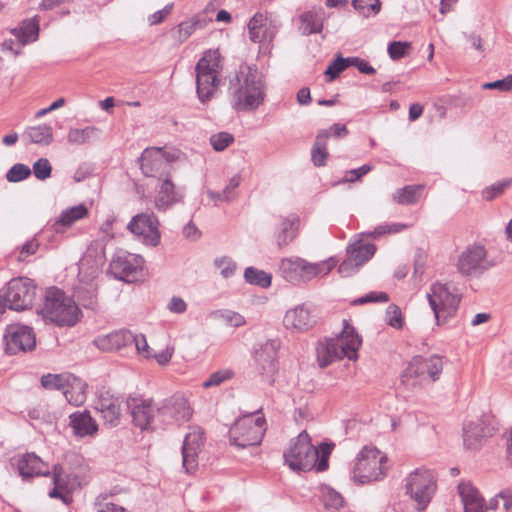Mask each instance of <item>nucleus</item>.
Here are the masks:
<instances>
[{
	"label": "nucleus",
	"mask_w": 512,
	"mask_h": 512,
	"mask_svg": "<svg viewBox=\"0 0 512 512\" xmlns=\"http://www.w3.org/2000/svg\"><path fill=\"white\" fill-rule=\"evenodd\" d=\"M228 94L231 107L236 112L255 111L266 96L262 74L250 67H241L230 79Z\"/></svg>",
	"instance_id": "nucleus-1"
},
{
	"label": "nucleus",
	"mask_w": 512,
	"mask_h": 512,
	"mask_svg": "<svg viewBox=\"0 0 512 512\" xmlns=\"http://www.w3.org/2000/svg\"><path fill=\"white\" fill-rule=\"evenodd\" d=\"M333 445L322 443L318 448L310 442L306 431L301 432L284 452L285 463L292 470L306 471L315 468L322 472L328 468V459Z\"/></svg>",
	"instance_id": "nucleus-2"
},
{
	"label": "nucleus",
	"mask_w": 512,
	"mask_h": 512,
	"mask_svg": "<svg viewBox=\"0 0 512 512\" xmlns=\"http://www.w3.org/2000/svg\"><path fill=\"white\" fill-rule=\"evenodd\" d=\"M38 313L45 320L61 327L74 326L82 316L81 310L75 301L56 287L46 289Z\"/></svg>",
	"instance_id": "nucleus-3"
},
{
	"label": "nucleus",
	"mask_w": 512,
	"mask_h": 512,
	"mask_svg": "<svg viewBox=\"0 0 512 512\" xmlns=\"http://www.w3.org/2000/svg\"><path fill=\"white\" fill-rule=\"evenodd\" d=\"M362 343L361 338L355 332L354 327L344 320L342 332L335 338L320 342L317 346V360L320 367H326L335 360L348 358L357 360L358 349Z\"/></svg>",
	"instance_id": "nucleus-4"
},
{
	"label": "nucleus",
	"mask_w": 512,
	"mask_h": 512,
	"mask_svg": "<svg viewBox=\"0 0 512 512\" xmlns=\"http://www.w3.org/2000/svg\"><path fill=\"white\" fill-rule=\"evenodd\" d=\"M220 54L217 50H209L197 62L196 92L202 104L207 103L214 96L219 85Z\"/></svg>",
	"instance_id": "nucleus-5"
},
{
	"label": "nucleus",
	"mask_w": 512,
	"mask_h": 512,
	"mask_svg": "<svg viewBox=\"0 0 512 512\" xmlns=\"http://www.w3.org/2000/svg\"><path fill=\"white\" fill-rule=\"evenodd\" d=\"M332 259L319 263H310L300 257L284 258L280 262L281 276L292 284H300L311 281L319 275L328 274L335 266Z\"/></svg>",
	"instance_id": "nucleus-6"
},
{
	"label": "nucleus",
	"mask_w": 512,
	"mask_h": 512,
	"mask_svg": "<svg viewBox=\"0 0 512 512\" xmlns=\"http://www.w3.org/2000/svg\"><path fill=\"white\" fill-rule=\"evenodd\" d=\"M266 431L263 416L249 414L236 420L229 430L230 442L238 449L256 448Z\"/></svg>",
	"instance_id": "nucleus-7"
},
{
	"label": "nucleus",
	"mask_w": 512,
	"mask_h": 512,
	"mask_svg": "<svg viewBox=\"0 0 512 512\" xmlns=\"http://www.w3.org/2000/svg\"><path fill=\"white\" fill-rule=\"evenodd\" d=\"M427 300L434 313L436 324L442 325L456 315L461 295L455 287L437 282L431 285Z\"/></svg>",
	"instance_id": "nucleus-8"
},
{
	"label": "nucleus",
	"mask_w": 512,
	"mask_h": 512,
	"mask_svg": "<svg viewBox=\"0 0 512 512\" xmlns=\"http://www.w3.org/2000/svg\"><path fill=\"white\" fill-rule=\"evenodd\" d=\"M385 460L386 456L376 447H363L356 457L353 480L358 484L379 480L385 473Z\"/></svg>",
	"instance_id": "nucleus-9"
},
{
	"label": "nucleus",
	"mask_w": 512,
	"mask_h": 512,
	"mask_svg": "<svg viewBox=\"0 0 512 512\" xmlns=\"http://www.w3.org/2000/svg\"><path fill=\"white\" fill-rule=\"evenodd\" d=\"M495 264L483 244L473 243L460 253L456 267L461 275L476 277L494 267Z\"/></svg>",
	"instance_id": "nucleus-10"
},
{
	"label": "nucleus",
	"mask_w": 512,
	"mask_h": 512,
	"mask_svg": "<svg viewBox=\"0 0 512 512\" xmlns=\"http://www.w3.org/2000/svg\"><path fill=\"white\" fill-rule=\"evenodd\" d=\"M442 369L443 361L440 356L432 355L424 358L418 355L412 358L404 370L402 381L408 383L410 380H415L412 385L434 382L439 379Z\"/></svg>",
	"instance_id": "nucleus-11"
},
{
	"label": "nucleus",
	"mask_w": 512,
	"mask_h": 512,
	"mask_svg": "<svg viewBox=\"0 0 512 512\" xmlns=\"http://www.w3.org/2000/svg\"><path fill=\"white\" fill-rule=\"evenodd\" d=\"M435 489V477L430 470L416 469L406 479V492L417 503L419 511L427 507Z\"/></svg>",
	"instance_id": "nucleus-12"
},
{
	"label": "nucleus",
	"mask_w": 512,
	"mask_h": 512,
	"mask_svg": "<svg viewBox=\"0 0 512 512\" xmlns=\"http://www.w3.org/2000/svg\"><path fill=\"white\" fill-rule=\"evenodd\" d=\"M4 297L10 309H28L36 298V285L27 277L14 278L8 282Z\"/></svg>",
	"instance_id": "nucleus-13"
},
{
	"label": "nucleus",
	"mask_w": 512,
	"mask_h": 512,
	"mask_svg": "<svg viewBox=\"0 0 512 512\" xmlns=\"http://www.w3.org/2000/svg\"><path fill=\"white\" fill-rule=\"evenodd\" d=\"M5 351L14 355L20 351H30L36 345L33 329L22 324L8 325L4 334Z\"/></svg>",
	"instance_id": "nucleus-14"
},
{
	"label": "nucleus",
	"mask_w": 512,
	"mask_h": 512,
	"mask_svg": "<svg viewBox=\"0 0 512 512\" xmlns=\"http://www.w3.org/2000/svg\"><path fill=\"white\" fill-rule=\"evenodd\" d=\"M278 348L279 342L277 340H267L260 348L256 349L254 355L255 366L258 373L270 384L273 383V377L278 369Z\"/></svg>",
	"instance_id": "nucleus-15"
},
{
	"label": "nucleus",
	"mask_w": 512,
	"mask_h": 512,
	"mask_svg": "<svg viewBox=\"0 0 512 512\" xmlns=\"http://www.w3.org/2000/svg\"><path fill=\"white\" fill-rule=\"evenodd\" d=\"M140 167L146 177H157L158 180L170 175L171 165L162 148L152 147L143 151Z\"/></svg>",
	"instance_id": "nucleus-16"
},
{
	"label": "nucleus",
	"mask_w": 512,
	"mask_h": 512,
	"mask_svg": "<svg viewBox=\"0 0 512 512\" xmlns=\"http://www.w3.org/2000/svg\"><path fill=\"white\" fill-rule=\"evenodd\" d=\"M204 432L199 427H192L186 434L182 446V465L187 473L198 467V456L204 445Z\"/></svg>",
	"instance_id": "nucleus-17"
},
{
	"label": "nucleus",
	"mask_w": 512,
	"mask_h": 512,
	"mask_svg": "<svg viewBox=\"0 0 512 512\" xmlns=\"http://www.w3.org/2000/svg\"><path fill=\"white\" fill-rule=\"evenodd\" d=\"M159 221L153 213H141L132 218L128 224V229L138 236H142L144 242L156 246L160 240L158 229Z\"/></svg>",
	"instance_id": "nucleus-18"
},
{
	"label": "nucleus",
	"mask_w": 512,
	"mask_h": 512,
	"mask_svg": "<svg viewBox=\"0 0 512 512\" xmlns=\"http://www.w3.org/2000/svg\"><path fill=\"white\" fill-rule=\"evenodd\" d=\"M157 413L163 422H169L171 419L188 421L193 410L183 395L175 394L161 403L157 408Z\"/></svg>",
	"instance_id": "nucleus-19"
},
{
	"label": "nucleus",
	"mask_w": 512,
	"mask_h": 512,
	"mask_svg": "<svg viewBox=\"0 0 512 512\" xmlns=\"http://www.w3.org/2000/svg\"><path fill=\"white\" fill-rule=\"evenodd\" d=\"M185 195L183 187L176 186L170 175L159 180L155 196V207L158 211H166L172 206L181 203Z\"/></svg>",
	"instance_id": "nucleus-20"
},
{
	"label": "nucleus",
	"mask_w": 512,
	"mask_h": 512,
	"mask_svg": "<svg viewBox=\"0 0 512 512\" xmlns=\"http://www.w3.org/2000/svg\"><path fill=\"white\" fill-rule=\"evenodd\" d=\"M142 265L143 259L140 256L120 252L111 260L110 269L117 278L132 281L141 270Z\"/></svg>",
	"instance_id": "nucleus-21"
},
{
	"label": "nucleus",
	"mask_w": 512,
	"mask_h": 512,
	"mask_svg": "<svg viewBox=\"0 0 512 512\" xmlns=\"http://www.w3.org/2000/svg\"><path fill=\"white\" fill-rule=\"evenodd\" d=\"M131 408L133 424L141 430L152 429V423L155 416V410L152 406V400L141 399L132 400L128 403Z\"/></svg>",
	"instance_id": "nucleus-22"
},
{
	"label": "nucleus",
	"mask_w": 512,
	"mask_h": 512,
	"mask_svg": "<svg viewBox=\"0 0 512 512\" xmlns=\"http://www.w3.org/2000/svg\"><path fill=\"white\" fill-rule=\"evenodd\" d=\"M95 409L101 414L105 423L115 427L120 422L121 411L118 398L108 392L101 393L96 402Z\"/></svg>",
	"instance_id": "nucleus-23"
},
{
	"label": "nucleus",
	"mask_w": 512,
	"mask_h": 512,
	"mask_svg": "<svg viewBox=\"0 0 512 512\" xmlns=\"http://www.w3.org/2000/svg\"><path fill=\"white\" fill-rule=\"evenodd\" d=\"M283 322L287 329L305 331L311 328L316 320L305 305H298L286 312Z\"/></svg>",
	"instance_id": "nucleus-24"
},
{
	"label": "nucleus",
	"mask_w": 512,
	"mask_h": 512,
	"mask_svg": "<svg viewBox=\"0 0 512 512\" xmlns=\"http://www.w3.org/2000/svg\"><path fill=\"white\" fill-rule=\"evenodd\" d=\"M133 334L126 329L116 330L106 335L98 336L93 343L102 351L119 350L132 344Z\"/></svg>",
	"instance_id": "nucleus-25"
},
{
	"label": "nucleus",
	"mask_w": 512,
	"mask_h": 512,
	"mask_svg": "<svg viewBox=\"0 0 512 512\" xmlns=\"http://www.w3.org/2000/svg\"><path fill=\"white\" fill-rule=\"evenodd\" d=\"M247 26L249 39L254 43L270 41L274 36V31L268 23L267 17L262 13H256Z\"/></svg>",
	"instance_id": "nucleus-26"
},
{
	"label": "nucleus",
	"mask_w": 512,
	"mask_h": 512,
	"mask_svg": "<svg viewBox=\"0 0 512 512\" xmlns=\"http://www.w3.org/2000/svg\"><path fill=\"white\" fill-rule=\"evenodd\" d=\"M494 428L484 425L482 421L468 422L463 427L464 445L468 449H476L485 437L492 436Z\"/></svg>",
	"instance_id": "nucleus-27"
},
{
	"label": "nucleus",
	"mask_w": 512,
	"mask_h": 512,
	"mask_svg": "<svg viewBox=\"0 0 512 512\" xmlns=\"http://www.w3.org/2000/svg\"><path fill=\"white\" fill-rule=\"evenodd\" d=\"M88 209L85 205L79 204L67 208L61 212L59 217L52 224L56 233H63L67 228L71 227L75 222L88 216Z\"/></svg>",
	"instance_id": "nucleus-28"
},
{
	"label": "nucleus",
	"mask_w": 512,
	"mask_h": 512,
	"mask_svg": "<svg viewBox=\"0 0 512 512\" xmlns=\"http://www.w3.org/2000/svg\"><path fill=\"white\" fill-rule=\"evenodd\" d=\"M69 419L70 426L78 437L93 436L98 431V425L88 411L72 413Z\"/></svg>",
	"instance_id": "nucleus-29"
},
{
	"label": "nucleus",
	"mask_w": 512,
	"mask_h": 512,
	"mask_svg": "<svg viewBox=\"0 0 512 512\" xmlns=\"http://www.w3.org/2000/svg\"><path fill=\"white\" fill-rule=\"evenodd\" d=\"M43 461L34 453L25 454L18 463L19 473L23 478L47 475Z\"/></svg>",
	"instance_id": "nucleus-30"
},
{
	"label": "nucleus",
	"mask_w": 512,
	"mask_h": 512,
	"mask_svg": "<svg viewBox=\"0 0 512 512\" xmlns=\"http://www.w3.org/2000/svg\"><path fill=\"white\" fill-rule=\"evenodd\" d=\"M86 390L87 384L82 379L71 374L63 394L70 404L80 406L86 401Z\"/></svg>",
	"instance_id": "nucleus-31"
},
{
	"label": "nucleus",
	"mask_w": 512,
	"mask_h": 512,
	"mask_svg": "<svg viewBox=\"0 0 512 512\" xmlns=\"http://www.w3.org/2000/svg\"><path fill=\"white\" fill-rule=\"evenodd\" d=\"M323 28V20L319 13L306 11L298 16V30L302 35L320 33Z\"/></svg>",
	"instance_id": "nucleus-32"
},
{
	"label": "nucleus",
	"mask_w": 512,
	"mask_h": 512,
	"mask_svg": "<svg viewBox=\"0 0 512 512\" xmlns=\"http://www.w3.org/2000/svg\"><path fill=\"white\" fill-rule=\"evenodd\" d=\"M297 223L298 218L296 216H289L281 220L278 231L275 233L276 243L279 248L288 245L296 237Z\"/></svg>",
	"instance_id": "nucleus-33"
},
{
	"label": "nucleus",
	"mask_w": 512,
	"mask_h": 512,
	"mask_svg": "<svg viewBox=\"0 0 512 512\" xmlns=\"http://www.w3.org/2000/svg\"><path fill=\"white\" fill-rule=\"evenodd\" d=\"M100 134V129L95 126H87L82 129L71 128L68 131L67 140L72 145H83L98 140Z\"/></svg>",
	"instance_id": "nucleus-34"
},
{
	"label": "nucleus",
	"mask_w": 512,
	"mask_h": 512,
	"mask_svg": "<svg viewBox=\"0 0 512 512\" xmlns=\"http://www.w3.org/2000/svg\"><path fill=\"white\" fill-rule=\"evenodd\" d=\"M376 247L371 243H363L361 240L356 241L347 249L350 258H354L353 262L361 267L375 253Z\"/></svg>",
	"instance_id": "nucleus-35"
},
{
	"label": "nucleus",
	"mask_w": 512,
	"mask_h": 512,
	"mask_svg": "<svg viewBox=\"0 0 512 512\" xmlns=\"http://www.w3.org/2000/svg\"><path fill=\"white\" fill-rule=\"evenodd\" d=\"M329 138L328 130H321L316 136L314 145L311 150V159L315 166L321 167L326 164L328 157L327 140Z\"/></svg>",
	"instance_id": "nucleus-36"
},
{
	"label": "nucleus",
	"mask_w": 512,
	"mask_h": 512,
	"mask_svg": "<svg viewBox=\"0 0 512 512\" xmlns=\"http://www.w3.org/2000/svg\"><path fill=\"white\" fill-rule=\"evenodd\" d=\"M38 31V22L35 19L24 20L20 27L11 30L15 38L23 45L35 41Z\"/></svg>",
	"instance_id": "nucleus-37"
},
{
	"label": "nucleus",
	"mask_w": 512,
	"mask_h": 512,
	"mask_svg": "<svg viewBox=\"0 0 512 512\" xmlns=\"http://www.w3.org/2000/svg\"><path fill=\"white\" fill-rule=\"evenodd\" d=\"M209 318L234 328L241 327L246 323L244 316L229 309L212 311L209 313Z\"/></svg>",
	"instance_id": "nucleus-38"
},
{
	"label": "nucleus",
	"mask_w": 512,
	"mask_h": 512,
	"mask_svg": "<svg viewBox=\"0 0 512 512\" xmlns=\"http://www.w3.org/2000/svg\"><path fill=\"white\" fill-rule=\"evenodd\" d=\"M24 136L28 138L31 143L49 145L53 140V131L50 125L42 124L28 128Z\"/></svg>",
	"instance_id": "nucleus-39"
},
{
	"label": "nucleus",
	"mask_w": 512,
	"mask_h": 512,
	"mask_svg": "<svg viewBox=\"0 0 512 512\" xmlns=\"http://www.w3.org/2000/svg\"><path fill=\"white\" fill-rule=\"evenodd\" d=\"M206 24V19L199 15H195L191 19L181 22L177 26L178 41H186L196 30L203 29L206 26Z\"/></svg>",
	"instance_id": "nucleus-40"
},
{
	"label": "nucleus",
	"mask_w": 512,
	"mask_h": 512,
	"mask_svg": "<svg viewBox=\"0 0 512 512\" xmlns=\"http://www.w3.org/2000/svg\"><path fill=\"white\" fill-rule=\"evenodd\" d=\"M422 187V185H407L403 188L397 189L392 194V199L401 205H413L417 202L419 191Z\"/></svg>",
	"instance_id": "nucleus-41"
},
{
	"label": "nucleus",
	"mask_w": 512,
	"mask_h": 512,
	"mask_svg": "<svg viewBox=\"0 0 512 512\" xmlns=\"http://www.w3.org/2000/svg\"><path fill=\"white\" fill-rule=\"evenodd\" d=\"M75 295L80 304L87 309L95 310L98 304L96 287L92 283L87 286H79L76 289Z\"/></svg>",
	"instance_id": "nucleus-42"
},
{
	"label": "nucleus",
	"mask_w": 512,
	"mask_h": 512,
	"mask_svg": "<svg viewBox=\"0 0 512 512\" xmlns=\"http://www.w3.org/2000/svg\"><path fill=\"white\" fill-rule=\"evenodd\" d=\"M245 281L251 285H257L262 288H267L271 285V274L256 269L254 267H247L244 272Z\"/></svg>",
	"instance_id": "nucleus-43"
},
{
	"label": "nucleus",
	"mask_w": 512,
	"mask_h": 512,
	"mask_svg": "<svg viewBox=\"0 0 512 512\" xmlns=\"http://www.w3.org/2000/svg\"><path fill=\"white\" fill-rule=\"evenodd\" d=\"M71 374H46L41 377V385L47 390L64 391Z\"/></svg>",
	"instance_id": "nucleus-44"
},
{
	"label": "nucleus",
	"mask_w": 512,
	"mask_h": 512,
	"mask_svg": "<svg viewBox=\"0 0 512 512\" xmlns=\"http://www.w3.org/2000/svg\"><path fill=\"white\" fill-rule=\"evenodd\" d=\"M325 512H335L343 507L344 500L340 493L333 489H327L323 494Z\"/></svg>",
	"instance_id": "nucleus-45"
},
{
	"label": "nucleus",
	"mask_w": 512,
	"mask_h": 512,
	"mask_svg": "<svg viewBox=\"0 0 512 512\" xmlns=\"http://www.w3.org/2000/svg\"><path fill=\"white\" fill-rule=\"evenodd\" d=\"M214 265L224 278L232 277L235 274L237 268V265L233 259L227 256L216 258L214 260Z\"/></svg>",
	"instance_id": "nucleus-46"
},
{
	"label": "nucleus",
	"mask_w": 512,
	"mask_h": 512,
	"mask_svg": "<svg viewBox=\"0 0 512 512\" xmlns=\"http://www.w3.org/2000/svg\"><path fill=\"white\" fill-rule=\"evenodd\" d=\"M31 175V169L21 163L13 165L6 174V179L9 182L16 183L20 182Z\"/></svg>",
	"instance_id": "nucleus-47"
},
{
	"label": "nucleus",
	"mask_w": 512,
	"mask_h": 512,
	"mask_svg": "<svg viewBox=\"0 0 512 512\" xmlns=\"http://www.w3.org/2000/svg\"><path fill=\"white\" fill-rule=\"evenodd\" d=\"M234 376V372L230 369H223L212 373L208 379H206L202 386L204 388L216 387L221 385L223 382L230 380Z\"/></svg>",
	"instance_id": "nucleus-48"
},
{
	"label": "nucleus",
	"mask_w": 512,
	"mask_h": 512,
	"mask_svg": "<svg viewBox=\"0 0 512 512\" xmlns=\"http://www.w3.org/2000/svg\"><path fill=\"white\" fill-rule=\"evenodd\" d=\"M234 142V136L228 132H219L211 135L210 144L215 151H223Z\"/></svg>",
	"instance_id": "nucleus-49"
},
{
	"label": "nucleus",
	"mask_w": 512,
	"mask_h": 512,
	"mask_svg": "<svg viewBox=\"0 0 512 512\" xmlns=\"http://www.w3.org/2000/svg\"><path fill=\"white\" fill-rule=\"evenodd\" d=\"M459 495L461 497L463 506L468 502L477 501L482 498L479 491L472 486L469 482H462L458 485Z\"/></svg>",
	"instance_id": "nucleus-50"
},
{
	"label": "nucleus",
	"mask_w": 512,
	"mask_h": 512,
	"mask_svg": "<svg viewBox=\"0 0 512 512\" xmlns=\"http://www.w3.org/2000/svg\"><path fill=\"white\" fill-rule=\"evenodd\" d=\"M512 184V179H505L497 182L482 191V197L487 200H493L497 196L501 195L504 190Z\"/></svg>",
	"instance_id": "nucleus-51"
},
{
	"label": "nucleus",
	"mask_w": 512,
	"mask_h": 512,
	"mask_svg": "<svg viewBox=\"0 0 512 512\" xmlns=\"http://www.w3.org/2000/svg\"><path fill=\"white\" fill-rule=\"evenodd\" d=\"M33 174L38 180H46L51 176L52 166L47 158H40L33 164Z\"/></svg>",
	"instance_id": "nucleus-52"
},
{
	"label": "nucleus",
	"mask_w": 512,
	"mask_h": 512,
	"mask_svg": "<svg viewBox=\"0 0 512 512\" xmlns=\"http://www.w3.org/2000/svg\"><path fill=\"white\" fill-rule=\"evenodd\" d=\"M386 322L395 329H401L404 324L402 313L397 305L391 304L386 310Z\"/></svg>",
	"instance_id": "nucleus-53"
},
{
	"label": "nucleus",
	"mask_w": 512,
	"mask_h": 512,
	"mask_svg": "<svg viewBox=\"0 0 512 512\" xmlns=\"http://www.w3.org/2000/svg\"><path fill=\"white\" fill-rule=\"evenodd\" d=\"M410 43L394 41L388 45V54L392 60H398L405 57L410 50Z\"/></svg>",
	"instance_id": "nucleus-54"
},
{
	"label": "nucleus",
	"mask_w": 512,
	"mask_h": 512,
	"mask_svg": "<svg viewBox=\"0 0 512 512\" xmlns=\"http://www.w3.org/2000/svg\"><path fill=\"white\" fill-rule=\"evenodd\" d=\"M350 66V57L343 58L337 57L326 69L325 74L330 77V80L335 79L342 71Z\"/></svg>",
	"instance_id": "nucleus-55"
},
{
	"label": "nucleus",
	"mask_w": 512,
	"mask_h": 512,
	"mask_svg": "<svg viewBox=\"0 0 512 512\" xmlns=\"http://www.w3.org/2000/svg\"><path fill=\"white\" fill-rule=\"evenodd\" d=\"M353 6L356 10L362 11L365 13L366 11L372 12L376 14L380 11V1L379 0H353Z\"/></svg>",
	"instance_id": "nucleus-56"
},
{
	"label": "nucleus",
	"mask_w": 512,
	"mask_h": 512,
	"mask_svg": "<svg viewBox=\"0 0 512 512\" xmlns=\"http://www.w3.org/2000/svg\"><path fill=\"white\" fill-rule=\"evenodd\" d=\"M135 344V348L137 353L144 358L152 357L150 347L147 343L146 337L143 334L134 335L133 334V342Z\"/></svg>",
	"instance_id": "nucleus-57"
},
{
	"label": "nucleus",
	"mask_w": 512,
	"mask_h": 512,
	"mask_svg": "<svg viewBox=\"0 0 512 512\" xmlns=\"http://www.w3.org/2000/svg\"><path fill=\"white\" fill-rule=\"evenodd\" d=\"M483 89H498L500 91H511L512 90V74L507 77L493 81L487 82L482 85Z\"/></svg>",
	"instance_id": "nucleus-58"
},
{
	"label": "nucleus",
	"mask_w": 512,
	"mask_h": 512,
	"mask_svg": "<svg viewBox=\"0 0 512 512\" xmlns=\"http://www.w3.org/2000/svg\"><path fill=\"white\" fill-rule=\"evenodd\" d=\"M39 244L35 239L28 240L22 245L19 255L17 256L18 261H25L29 256L36 253Z\"/></svg>",
	"instance_id": "nucleus-59"
},
{
	"label": "nucleus",
	"mask_w": 512,
	"mask_h": 512,
	"mask_svg": "<svg viewBox=\"0 0 512 512\" xmlns=\"http://www.w3.org/2000/svg\"><path fill=\"white\" fill-rule=\"evenodd\" d=\"M389 297L385 292H370L353 301V304H365L370 302H387Z\"/></svg>",
	"instance_id": "nucleus-60"
},
{
	"label": "nucleus",
	"mask_w": 512,
	"mask_h": 512,
	"mask_svg": "<svg viewBox=\"0 0 512 512\" xmlns=\"http://www.w3.org/2000/svg\"><path fill=\"white\" fill-rule=\"evenodd\" d=\"M350 66L356 67L363 74L372 75L376 72L366 60L359 57H350Z\"/></svg>",
	"instance_id": "nucleus-61"
},
{
	"label": "nucleus",
	"mask_w": 512,
	"mask_h": 512,
	"mask_svg": "<svg viewBox=\"0 0 512 512\" xmlns=\"http://www.w3.org/2000/svg\"><path fill=\"white\" fill-rule=\"evenodd\" d=\"M173 9V3L166 5L162 10L156 11L149 16L148 21L150 25H157L163 22V20L171 13Z\"/></svg>",
	"instance_id": "nucleus-62"
},
{
	"label": "nucleus",
	"mask_w": 512,
	"mask_h": 512,
	"mask_svg": "<svg viewBox=\"0 0 512 512\" xmlns=\"http://www.w3.org/2000/svg\"><path fill=\"white\" fill-rule=\"evenodd\" d=\"M353 260L354 258L347 256V258L339 265L338 271L342 276H350L359 269V266L356 265Z\"/></svg>",
	"instance_id": "nucleus-63"
},
{
	"label": "nucleus",
	"mask_w": 512,
	"mask_h": 512,
	"mask_svg": "<svg viewBox=\"0 0 512 512\" xmlns=\"http://www.w3.org/2000/svg\"><path fill=\"white\" fill-rule=\"evenodd\" d=\"M241 182V178L239 175H234L230 180L227 186L224 188L223 192L226 194V196L229 197V200L232 201L236 198L237 193L236 189L239 187Z\"/></svg>",
	"instance_id": "nucleus-64"
}]
</instances>
